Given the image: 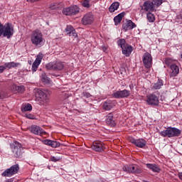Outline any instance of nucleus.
Here are the masks:
<instances>
[{
	"instance_id": "f257e3e1",
	"label": "nucleus",
	"mask_w": 182,
	"mask_h": 182,
	"mask_svg": "<svg viewBox=\"0 0 182 182\" xmlns=\"http://www.w3.org/2000/svg\"><path fill=\"white\" fill-rule=\"evenodd\" d=\"M163 4V0H147L143 4V9L146 12H156L157 8Z\"/></svg>"
},
{
	"instance_id": "f03ea898",
	"label": "nucleus",
	"mask_w": 182,
	"mask_h": 182,
	"mask_svg": "<svg viewBox=\"0 0 182 182\" xmlns=\"http://www.w3.org/2000/svg\"><path fill=\"white\" fill-rule=\"evenodd\" d=\"M160 134L163 137H178L181 134V130L175 127H168Z\"/></svg>"
},
{
	"instance_id": "7ed1b4c3",
	"label": "nucleus",
	"mask_w": 182,
	"mask_h": 182,
	"mask_svg": "<svg viewBox=\"0 0 182 182\" xmlns=\"http://www.w3.org/2000/svg\"><path fill=\"white\" fill-rule=\"evenodd\" d=\"M33 93L37 102H40L41 105H43V103L49 102V99L48 98V95L45 92H43V91H42L41 90L36 88L33 90Z\"/></svg>"
},
{
	"instance_id": "20e7f679",
	"label": "nucleus",
	"mask_w": 182,
	"mask_h": 182,
	"mask_svg": "<svg viewBox=\"0 0 182 182\" xmlns=\"http://www.w3.org/2000/svg\"><path fill=\"white\" fill-rule=\"evenodd\" d=\"M43 41L42 33L39 30L34 31L31 34V42L33 45H39Z\"/></svg>"
},
{
	"instance_id": "39448f33",
	"label": "nucleus",
	"mask_w": 182,
	"mask_h": 182,
	"mask_svg": "<svg viewBox=\"0 0 182 182\" xmlns=\"http://www.w3.org/2000/svg\"><path fill=\"white\" fill-rule=\"evenodd\" d=\"M11 147L14 157H16L18 159L22 156V145H21L19 142L14 141L11 145Z\"/></svg>"
},
{
	"instance_id": "423d86ee",
	"label": "nucleus",
	"mask_w": 182,
	"mask_h": 182,
	"mask_svg": "<svg viewBox=\"0 0 182 182\" xmlns=\"http://www.w3.org/2000/svg\"><path fill=\"white\" fill-rule=\"evenodd\" d=\"M48 70H62L65 68V65L62 62L48 63L46 65Z\"/></svg>"
},
{
	"instance_id": "0eeeda50",
	"label": "nucleus",
	"mask_w": 182,
	"mask_h": 182,
	"mask_svg": "<svg viewBox=\"0 0 182 182\" xmlns=\"http://www.w3.org/2000/svg\"><path fill=\"white\" fill-rule=\"evenodd\" d=\"M19 171V165H13L10 168H8L4 171L1 174L3 177H12L14 174H16Z\"/></svg>"
},
{
	"instance_id": "6e6552de",
	"label": "nucleus",
	"mask_w": 182,
	"mask_h": 182,
	"mask_svg": "<svg viewBox=\"0 0 182 182\" xmlns=\"http://www.w3.org/2000/svg\"><path fill=\"white\" fill-rule=\"evenodd\" d=\"M62 12L63 15H66L67 16L76 15V14H79V7H77V6H71L70 7L64 8Z\"/></svg>"
},
{
	"instance_id": "1a4fd4ad",
	"label": "nucleus",
	"mask_w": 182,
	"mask_h": 182,
	"mask_svg": "<svg viewBox=\"0 0 182 182\" xmlns=\"http://www.w3.org/2000/svg\"><path fill=\"white\" fill-rule=\"evenodd\" d=\"M65 32L67 35H69V36H70L71 39H73V41H75V43L79 42V37H77V33H76V31H75L73 26H67L65 28Z\"/></svg>"
},
{
	"instance_id": "9d476101",
	"label": "nucleus",
	"mask_w": 182,
	"mask_h": 182,
	"mask_svg": "<svg viewBox=\"0 0 182 182\" xmlns=\"http://www.w3.org/2000/svg\"><path fill=\"white\" fill-rule=\"evenodd\" d=\"M124 171L126 173H132L133 174H140L141 168L136 165H129L123 167Z\"/></svg>"
},
{
	"instance_id": "9b49d317",
	"label": "nucleus",
	"mask_w": 182,
	"mask_h": 182,
	"mask_svg": "<svg viewBox=\"0 0 182 182\" xmlns=\"http://www.w3.org/2000/svg\"><path fill=\"white\" fill-rule=\"evenodd\" d=\"M142 61L145 68H146V69H150L153 62V57H151V54L145 53L143 55Z\"/></svg>"
},
{
	"instance_id": "f8f14e48",
	"label": "nucleus",
	"mask_w": 182,
	"mask_h": 182,
	"mask_svg": "<svg viewBox=\"0 0 182 182\" xmlns=\"http://www.w3.org/2000/svg\"><path fill=\"white\" fill-rule=\"evenodd\" d=\"M93 22H95V16L92 13L86 14L82 18V25H92Z\"/></svg>"
},
{
	"instance_id": "ddd939ff",
	"label": "nucleus",
	"mask_w": 182,
	"mask_h": 182,
	"mask_svg": "<svg viewBox=\"0 0 182 182\" xmlns=\"http://www.w3.org/2000/svg\"><path fill=\"white\" fill-rule=\"evenodd\" d=\"M146 103L149 106H159V97L154 94L148 95L146 97Z\"/></svg>"
},
{
	"instance_id": "4468645a",
	"label": "nucleus",
	"mask_w": 182,
	"mask_h": 182,
	"mask_svg": "<svg viewBox=\"0 0 182 182\" xmlns=\"http://www.w3.org/2000/svg\"><path fill=\"white\" fill-rule=\"evenodd\" d=\"M43 59V54L39 53L38 55H37L36 58L32 65V71L33 72H36V70H37L38 68H39V65H41V62H42Z\"/></svg>"
},
{
	"instance_id": "2eb2a0df",
	"label": "nucleus",
	"mask_w": 182,
	"mask_h": 182,
	"mask_svg": "<svg viewBox=\"0 0 182 182\" xmlns=\"http://www.w3.org/2000/svg\"><path fill=\"white\" fill-rule=\"evenodd\" d=\"M113 97H115V99H120L122 97H127L128 96H130V91L127 90H124L122 91H117L116 92L113 93Z\"/></svg>"
},
{
	"instance_id": "dca6fc26",
	"label": "nucleus",
	"mask_w": 182,
	"mask_h": 182,
	"mask_svg": "<svg viewBox=\"0 0 182 182\" xmlns=\"http://www.w3.org/2000/svg\"><path fill=\"white\" fill-rule=\"evenodd\" d=\"M91 149L94 150V151H103L104 150L106 149V147L102 142H97L95 141L92 143V145L91 146Z\"/></svg>"
},
{
	"instance_id": "f3484780",
	"label": "nucleus",
	"mask_w": 182,
	"mask_h": 182,
	"mask_svg": "<svg viewBox=\"0 0 182 182\" xmlns=\"http://www.w3.org/2000/svg\"><path fill=\"white\" fill-rule=\"evenodd\" d=\"M14 35V28L9 24H6L4 27L3 36L11 38Z\"/></svg>"
},
{
	"instance_id": "a211bd4d",
	"label": "nucleus",
	"mask_w": 182,
	"mask_h": 182,
	"mask_svg": "<svg viewBox=\"0 0 182 182\" xmlns=\"http://www.w3.org/2000/svg\"><path fill=\"white\" fill-rule=\"evenodd\" d=\"M29 130L31 133H33V134L41 135V134H46V132L43 131L42 128H41L39 126L37 125H32Z\"/></svg>"
},
{
	"instance_id": "6ab92c4d",
	"label": "nucleus",
	"mask_w": 182,
	"mask_h": 182,
	"mask_svg": "<svg viewBox=\"0 0 182 182\" xmlns=\"http://www.w3.org/2000/svg\"><path fill=\"white\" fill-rule=\"evenodd\" d=\"M106 123L111 127H114V126H116V122L113 119V113H109L107 115Z\"/></svg>"
},
{
	"instance_id": "aec40b11",
	"label": "nucleus",
	"mask_w": 182,
	"mask_h": 182,
	"mask_svg": "<svg viewBox=\"0 0 182 182\" xmlns=\"http://www.w3.org/2000/svg\"><path fill=\"white\" fill-rule=\"evenodd\" d=\"M123 29L124 31H130L136 28V24L132 21V20H129L127 23H124L122 26Z\"/></svg>"
},
{
	"instance_id": "412c9836",
	"label": "nucleus",
	"mask_w": 182,
	"mask_h": 182,
	"mask_svg": "<svg viewBox=\"0 0 182 182\" xmlns=\"http://www.w3.org/2000/svg\"><path fill=\"white\" fill-rule=\"evenodd\" d=\"M132 143L136 146V147H139L140 149H143L144 146H146V142L144 139H133Z\"/></svg>"
},
{
	"instance_id": "4be33fe9",
	"label": "nucleus",
	"mask_w": 182,
	"mask_h": 182,
	"mask_svg": "<svg viewBox=\"0 0 182 182\" xmlns=\"http://www.w3.org/2000/svg\"><path fill=\"white\" fill-rule=\"evenodd\" d=\"M43 143L44 144H46L47 146H50L51 147L56 149V147H59L60 146V143L56 141H52L49 139H46L43 141Z\"/></svg>"
},
{
	"instance_id": "5701e85b",
	"label": "nucleus",
	"mask_w": 182,
	"mask_h": 182,
	"mask_svg": "<svg viewBox=\"0 0 182 182\" xmlns=\"http://www.w3.org/2000/svg\"><path fill=\"white\" fill-rule=\"evenodd\" d=\"M170 69V73L172 77L177 76V75H178V72H180L178 66H177L176 64L171 65Z\"/></svg>"
},
{
	"instance_id": "b1692460",
	"label": "nucleus",
	"mask_w": 182,
	"mask_h": 182,
	"mask_svg": "<svg viewBox=\"0 0 182 182\" xmlns=\"http://www.w3.org/2000/svg\"><path fill=\"white\" fill-rule=\"evenodd\" d=\"M122 53L127 57L130 56L132 55V52H133V47L132 46H121Z\"/></svg>"
},
{
	"instance_id": "393cba45",
	"label": "nucleus",
	"mask_w": 182,
	"mask_h": 182,
	"mask_svg": "<svg viewBox=\"0 0 182 182\" xmlns=\"http://www.w3.org/2000/svg\"><path fill=\"white\" fill-rule=\"evenodd\" d=\"M146 167L154 173H160V167L156 164H147Z\"/></svg>"
},
{
	"instance_id": "a878e982",
	"label": "nucleus",
	"mask_w": 182,
	"mask_h": 182,
	"mask_svg": "<svg viewBox=\"0 0 182 182\" xmlns=\"http://www.w3.org/2000/svg\"><path fill=\"white\" fill-rule=\"evenodd\" d=\"M124 15H125V13L122 12L114 18V22L115 25H119V23L122 22V19H123V17L124 16Z\"/></svg>"
},
{
	"instance_id": "bb28decb",
	"label": "nucleus",
	"mask_w": 182,
	"mask_h": 182,
	"mask_svg": "<svg viewBox=\"0 0 182 182\" xmlns=\"http://www.w3.org/2000/svg\"><path fill=\"white\" fill-rule=\"evenodd\" d=\"M113 107H114V104L112 101H107L103 104V109L105 110H111Z\"/></svg>"
},
{
	"instance_id": "cd10ccee",
	"label": "nucleus",
	"mask_w": 182,
	"mask_h": 182,
	"mask_svg": "<svg viewBox=\"0 0 182 182\" xmlns=\"http://www.w3.org/2000/svg\"><path fill=\"white\" fill-rule=\"evenodd\" d=\"M119 6H120V4L119 2L112 3L109 8V12H114V11H117V9H119Z\"/></svg>"
},
{
	"instance_id": "c85d7f7f",
	"label": "nucleus",
	"mask_w": 182,
	"mask_h": 182,
	"mask_svg": "<svg viewBox=\"0 0 182 182\" xmlns=\"http://www.w3.org/2000/svg\"><path fill=\"white\" fill-rule=\"evenodd\" d=\"M149 13L146 14V19L148 22L153 23L156 21V17L154 14L151 13V11H148Z\"/></svg>"
},
{
	"instance_id": "c756f323",
	"label": "nucleus",
	"mask_w": 182,
	"mask_h": 182,
	"mask_svg": "<svg viewBox=\"0 0 182 182\" xmlns=\"http://www.w3.org/2000/svg\"><path fill=\"white\" fill-rule=\"evenodd\" d=\"M161 86H163V80H159L156 83L152 84L151 89L154 90H157L159 89H161Z\"/></svg>"
},
{
	"instance_id": "7c9ffc66",
	"label": "nucleus",
	"mask_w": 182,
	"mask_h": 182,
	"mask_svg": "<svg viewBox=\"0 0 182 182\" xmlns=\"http://www.w3.org/2000/svg\"><path fill=\"white\" fill-rule=\"evenodd\" d=\"M19 65H21V63L15 62L6 63L4 68H8V69H11V68H18Z\"/></svg>"
},
{
	"instance_id": "2f4dec72",
	"label": "nucleus",
	"mask_w": 182,
	"mask_h": 182,
	"mask_svg": "<svg viewBox=\"0 0 182 182\" xmlns=\"http://www.w3.org/2000/svg\"><path fill=\"white\" fill-rule=\"evenodd\" d=\"M41 80L43 83H46V85L50 83V79H49V77H48L45 73L42 74Z\"/></svg>"
},
{
	"instance_id": "473e14b6",
	"label": "nucleus",
	"mask_w": 182,
	"mask_h": 182,
	"mask_svg": "<svg viewBox=\"0 0 182 182\" xmlns=\"http://www.w3.org/2000/svg\"><path fill=\"white\" fill-rule=\"evenodd\" d=\"M32 110V105L31 104H28L27 105H23L21 107L22 112H31Z\"/></svg>"
},
{
	"instance_id": "72a5a7b5",
	"label": "nucleus",
	"mask_w": 182,
	"mask_h": 182,
	"mask_svg": "<svg viewBox=\"0 0 182 182\" xmlns=\"http://www.w3.org/2000/svg\"><path fill=\"white\" fill-rule=\"evenodd\" d=\"M118 46H124L126 45V40L119 38L117 42Z\"/></svg>"
},
{
	"instance_id": "f704fd0d",
	"label": "nucleus",
	"mask_w": 182,
	"mask_h": 182,
	"mask_svg": "<svg viewBox=\"0 0 182 182\" xmlns=\"http://www.w3.org/2000/svg\"><path fill=\"white\" fill-rule=\"evenodd\" d=\"M16 90H17L18 93H23V92H25V87L16 86Z\"/></svg>"
},
{
	"instance_id": "c9c22d12",
	"label": "nucleus",
	"mask_w": 182,
	"mask_h": 182,
	"mask_svg": "<svg viewBox=\"0 0 182 182\" xmlns=\"http://www.w3.org/2000/svg\"><path fill=\"white\" fill-rule=\"evenodd\" d=\"M58 8H59V4L57 3H53L50 5V9H53V11L58 9Z\"/></svg>"
},
{
	"instance_id": "e433bc0d",
	"label": "nucleus",
	"mask_w": 182,
	"mask_h": 182,
	"mask_svg": "<svg viewBox=\"0 0 182 182\" xmlns=\"http://www.w3.org/2000/svg\"><path fill=\"white\" fill-rule=\"evenodd\" d=\"M165 63L168 66H171V65H173V60L171 58H166L165 60Z\"/></svg>"
},
{
	"instance_id": "4c0bfd02",
	"label": "nucleus",
	"mask_w": 182,
	"mask_h": 182,
	"mask_svg": "<svg viewBox=\"0 0 182 182\" xmlns=\"http://www.w3.org/2000/svg\"><path fill=\"white\" fill-rule=\"evenodd\" d=\"M82 6L85 7V8H89L90 5H89V1L87 0H85L83 1L82 3Z\"/></svg>"
},
{
	"instance_id": "58836bf2",
	"label": "nucleus",
	"mask_w": 182,
	"mask_h": 182,
	"mask_svg": "<svg viewBox=\"0 0 182 182\" xmlns=\"http://www.w3.org/2000/svg\"><path fill=\"white\" fill-rule=\"evenodd\" d=\"M25 117H27V119H35V117L32 114H26Z\"/></svg>"
},
{
	"instance_id": "ea45409f",
	"label": "nucleus",
	"mask_w": 182,
	"mask_h": 182,
	"mask_svg": "<svg viewBox=\"0 0 182 182\" xmlns=\"http://www.w3.org/2000/svg\"><path fill=\"white\" fill-rule=\"evenodd\" d=\"M4 26H3L0 23V36H2V35H4Z\"/></svg>"
},
{
	"instance_id": "a19ab883",
	"label": "nucleus",
	"mask_w": 182,
	"mask_h": 182,
	"mask_svg": "<svg viewBox=\"0 0 182 182\" xmlns=\"http://www.w3.org/2000/svg\"><path fill=\"white\" fill-rule=\"evenodd\" d=\"M51 161H54L55 163H56V161H59V160H60V158H56L55 156H52L50 158Z\"/></svg>"
},
{
	"instance_id": "79ce46f5",
	"label": "nucleus",
	"mask_w": 182,
	"mask_h": 182,
	"mask_svg": "<svg viewBox=\"0 0 182 182\" xmlns=\"http://www.w3.org/2000/svg\"><path fill=\"white\" fill-rule=\"evenodd\" d=\"M6 69L5 66H0V73H2Z\"/></svg>"
},
{
	"instance_id": "37998d69",
	"label": "nucleus",
	"mask_w": 182,
	"mask_h": 182,
	"mask_svg": "<svg viewBox=\"0 0 182 182\" xmlns=\"http://www.w3.org/2000/svg\"><path fill=\"white\" fill-rule=\"evenodd\" d=\"M102 50L104 52H106V50H107V47H106V46L102 47Z\"/></svg>"
},
{
	"instance_id": "c03bdc74",
	"label": "nucleus",
	"mask_w": 182,
	"mask_h": 182,
	"mask_svg": "<svg viewBox=\"0 0 182 182\" xmlns=\"http://www.w3.org/2000/svg\"><path fill=\"white\" fill-rule=\"evenodd\" d=\"M178 177L181 180H182V172L178 173Z\"/></svg>"
},
{
	"instance_id": "a18cd8bd",
	"label": "nucleus",
	"mask_w": 182,
	"mask_h": 182,
	"mask_svg": "<svg viewBox=\"0 0 182 182\" xmlns=\"http://www.w3.org/2000/svg\"><path fill=\"white\" fill-rule=\"evenodd\" d=\"M0 99H4V95H0Z\"/></svg>"
}]
</instances>
